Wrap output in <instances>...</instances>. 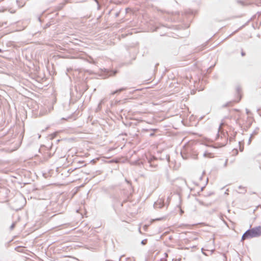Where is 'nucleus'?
<instances>
[{"instance_id":"6e6552de","label":"nucleus","mask_w":261,"mask_h":261,"mask_svg":"<svg viewBox=\"0 0 261 261\" xmlns=\"http://www.w3.org/2000/svg\"><path fill=\"white\" fill-rule=\"evenodd\" d=\"M158 220H162V218H159V219H158Z\"/></svg>"},{"instance_id":"f257e3e1","label":"nucleus","mask_w":261,"mask_h":261,"mask_svg":"<svg viewBox=\"0 0 261 261\" xmlns=\"http://www.w3.org/2000/svg\"><path fill=\"white\" fill-rule=\"evenodd\" d=\"M261 235V227L252 228L247 230L242 236V241L249 238L257 237Z\"/></svg>"},{"instance_id":"0eeeda50","label":"nucleus","mask_w":261,"mask_h":261,"mask_svg":"<svg viewBox=\"0 0 261 261\" xmlns=\"http://www.w3.org/2000/svg\"><path fill=\"white\" fill-rule=\"evenodd\" d=\"M184 212L181 210V213L182 214Z\"/></svg>"},{"instance_id":"39448f33","label":"nucleus","mask_w":261,"mask_h":261,"mask_svg":"<svg viewBox=\"0 0 261 261\" xmlns=\"http://www.w3.org/2000/svg\"><path fill=\"white\" fill-rule=\"evenodd\" d=\"M161 203L163 204V201L161 200ZM162 206H163V204H162V205L160 206V207H161Z\"/></svg>"},{"instance_id":"f03ea898","label":"nucleus","mask_w":261,"mask_h":261,"mask_svg":"<svg viewBox=\"0 0 261 261\" xmlns=\"http://www.w3.org/2000/svg\"><path fill=\"white\" fill-rule=\"evenodd\" d=\"M238 153V151L237 149H234L232 150V154L233 155H237Z\"/></svg>"},{"instance_id":"7ed1b4c3","label":"nucleus","mask_w":261,"mask_h":261,"mask_svg":"<svg viewBox=\"0 0 261 261\" xmlns=\"http://www.w3.org/2000/svg\"><path fill=\"white\" fill-rule=\"evenodd\" d=\"M124 90V89H123V88H122V89H119V90H117V91H115V92H113L112 94H115V93H116L117 92H121V91H123V90Z\"/></svg>"},{"instance_id":"20e7f679","label":"nucleus","mask_w":261,"mask_h":261,"mask_svg":"<svg viewBox=\"0 0 261 261\" xmlns=\"http://www.w3.org/2000/svg\"><path fill=\"white\" fill-rule=\"evenodd\" d=\"M199 224L200 225L202 226H207V225L206 224H205L204 223H200Z\"/></svg>"},{"instance_id":"1a4fd4ad","label":"nucleus","mask_w":261,"mask_h":261,"mask_svg":"<svg viewBox=\"0 0 261 261\" xmlns=\"http://www.w3.org/2000/svg\"><path fill=\"white\" fill-rule=\"evenodd\" d=\"M2 52V50L0 48V53Z\"/></svg>"},{"instance_id":"423d86ee","label":"nucleus","mask_w":261,"mask_h":261,"mask_svg":"<svg viewBox=\"0 0 261 261\" xmlns=\"http://www.w3.org/2000/svg\"><path fill=\"white\" fill-rule=\"evenodd\" d=\"M79 163H81V164H83L84 163V161H80Z\"/></svg>"}]
</instances>
